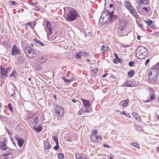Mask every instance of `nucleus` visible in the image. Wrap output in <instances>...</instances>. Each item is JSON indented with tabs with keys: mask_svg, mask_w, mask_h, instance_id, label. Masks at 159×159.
<instances>
[{
	"mask_svg": "<svg viewBox=\"0 0 159 159\" xmlns=\"http://www.w3.org/2000/svg\"><path fill=\"white\" fill-rule=\"evenodd\" d=\"M7 142L6 141H3L2 142H0V148L2 151H5L8 150L7 152L5 153H3L2 156L3 157H5L4 159L10 158L11 159L12 157V155L11 154L12 150L10 149L6 145Z\"/></svg>",
	"mask_w": 159,
	"mask_h": 159,
	"instance_id": "f257e3e1",
	"label": "nucleus"
},
{
	"mask_svg": "<svg viewBox=\"0 0 159 159\" xmlns=\"http://www.w3.org/2000/svg\"><path fill=\"white\" fill-rule=\"evenodd\" d=\"M148 54L147 48L142 46L138 47L136 49V55L138 56L137 58L141 59L146 56Z\"/></svg>",
	"mask_w": 159,
	"mask_h": 159,
	"instance_id": "f03ea898",
	"label": "nucleus"
},
{
	"mask_svg": "<svg viewBox=\"0 0 159 159\" xmlns=\"http://www.w3.org/2000/svg\"><path fill=\"white\" fill-rule=\"evenodd\" d=\"M24 52L26 55L30 58H33L36 57V53L35 51H34L29 46H25L23 49Z\"/></svg>",
	"mask_w": 159,
	"mask_h": 159,
	"instance_id": "7ed1b4c3",
	"label": "nucleus"
},
{
	"mask_svg": "<svg viewBox=\"0 0 159 159\" xmlns=\"http://www.w3.org/2000/svg\"><path fill=\"white\" fill-rule=\"evenodd\" d=\"M155 91L152 89H149V95L145 97L143 101L144 102H151L155 100L156 98V96L154 93Z\"/></svg>",
	"mask_w": 159,
	"mask_h": 159,
	"instance_id": "20e7f679",
	"label": "nucleus"
},
{
	"mask_svg": "<svg viewBox=\"0 0 159 159\" xmlns=\"http://www.w3.org/2000/svg\"><path fill=\"white\" fill-rule=\"evenodd\" d=\"M47 29H48V32L47 33V37L49 40L52 41L55 39L56 37L52 34L53 29L51 27L50 23L48 21H46Z\"/></svg>",
	"mask_w": 159,
	"mask_h": 159,
	"instance_id": "39448f33",
	"label": "nucleus"
},
{
	"mask_svg": "<svg viewBox=\"0 0 159 159\" xmlns=\"http://www.w3.org/2000/svg\"><path fill=\"white\" fill-rule=\"evenodd\" d=\"M149 81L150 83H153L156 81L157 78V72L155 70H152L148 73Z\"/></svg>",
	"mask_w": 159,
	"mask_h": 159,
	"instance_id": "423d86ee",
	"label": "nucleus"
},
{
	"mask_svg": "<svg viewBox=\"0 0 159 159\" xmlns=\"http://www.w3.org/2000/svg\"><path fill=\"white\" fill-rule=\"evenodd\" d=\"M77 16V13L75 10H71L66 16V20L68 21L74 20L75 19Z\"/></svg>",
	"mask_w": 159,
	"mask_h": 159,
	"instance_id": "0eeeda50",
	"label": "nucleus"
},
{
	"mask_svg": "<svg viewBox=\"0 0 159 159\" xmlns=\"http://www.w3.org/2000/svg\"><path fill=\"white\" fill-rule=\"evenodd\" d=\"M55 110L59 117H61L63 116L64 115V110L61 106L60 105L57 106L55 108Z\"/></svg>",
	"mask_w": 159,
	"mask_h": 159,
	"instance_id": "6e6552de",
	"label": "nucleus"
},
{
	"mask_svg": "<svg viewBox=\"0 0 159 159\" xmlns=\"http://www.w3.org/2000/svg\"><path fill=\"white\" fill-rule=\"evenodd\" d=\"M11 70L9 68L6 69L1 68V71L0 73V76L2 78L7 77L11 72Z\"/></svg>",
	"mask_w": 159,
	"mask_h": 159,
	"instance_id": "1a4fd4ad",
	"label": "nucleus"
},
{
	"mask_svg": "<svg viewBox=\"0 0 159 159\" xmlns=\"http://www.w3.org/2000/svg\"><path fill=\"white\" fill-rule=\"evenodd\" d=\"M127 25L128 22L126 20H122L119 24V29L120 30L123 31L127 28Z\"/></svg>",
	"mask_w": 159,
	"mask_h": 159,
	"instance_id": "9d476101",
	"label": "nucleus"
},
{
	"mask_svg": "<svg viewBox=\"0 0 159 159\" xmlns=\"http://www.w3.org/2000/svg\"><path fill=\"white\" fill-rule=\"evenodd\" d=\"M20 53V51L16 45H14L12 49V55L13 56H15Z\"/></svg>",
	"mask_w": 159,
	"mask_h": 159,
	"instance_id": "9b49d317",
	"label": "nucleus"
},
{
	"mask_svg": "<svg viewBox=\"0 0 159 159\" xmlns=\"http://www.w3.org/2000/svg\"><path fill=\"white\" fill-rule=\"evenodd\" d=\"M15 139L17 142V143L19 146L21 147L23 144L24 140L21 137H19L18 136L16 135L15 137Z\"/></svg>",
	"mask_w": 159,
	"mask_h": 159,
	"instance_id": "f8f14e48",
	"label": "nucleus"
},
{
	"mask_svg": "<svg viewBox=\"0 0 159 159\" xmlns=\"http://www.w3.org/2000/svg\"><path fill=\"white\" fill-rule=\"evenodd\" d=\"M110 16L107 15V16L108 17V20H109V21H113L116 18V16L113 15V12L112 11L111 12H109Z\"/></svg>",
	"mask_w": 159,
	"mask_h": 159,
	"instance_id": "ddd939ff",
	"label": "nucleus"
},
{
	"mask_svg": "<svg viewBox=\"0 0 159 159\" xmlns=\"http://www.w3.org/2000/svg\"><path fill=\"white\" fill-rule=\"evenodd\" d=\"M38 120L37 117H35L31 119V120L30 124L33 125V127L36 126L38 124Z\"/></svg>",
	"mask_w": 159,
	"mask_h": 159,
	"instance_id": "4468645a",
	"label": "nucleus"
},
{
	"mask_svg": "<svg viewBox=\"0 0 159 159\" xmlns=\"http://www.w3.org/2000/svg\"><path fill=\"white\" fill-rule=\"evenodd\" d=\"M44 150L46 151L47 150L50 149L51 148V145L48 139L46 140L44 142Z\"/></svg>",
	"mask_w": 159,
	"mask_h": 159,
	"instance_id": "2eb2a0df",
	"label": "nucleus"
},
{
	"mask_svg": "<svg viewBox=\"0 0 159 159\" xmlns=\"http://www.w3.org/2000/svg\"><path fill=\"white\" fill-rule=\"evenodd\" d=\"M75 156L76 159H87L86 156L82 154L76 153Z\"/></svg>",
	"mask_w": 159,
	"mask_h": 159,
	"instance_id": "dca6fc26",
	"label": "nucleus"
},
{
	"mask_svg": "<svg viewBox=\"0 0 159 159\" xmlns=\"http://www.w3.org/2000/svg\"><path fill=\"white\" fill-rule=\"evenodd\" d=\"M81 100L82 101L83 105L86 108H89L90 107L89 102L88 100H85L84 99L81 98Z\"/></svg>",
	"mask_w": 159,
	"mask_h": 159,
	"instance_id": "f3484780",
	"label": "nucleus"
},
{
	"mask_svg": "<svg viewBox=\"0 0 159 159\" xmlns=\"http://www.w3.org/2000/svg\"><path fill=\"white\" fill-rule=\"evenodd\" d=\"M129 11L130 13L133 14L134 16L137 18H138L137 14L136 12L135 9L133 7H132L129 10Z\"/></svg>",
	"mask_w": 159,
	"mask_h": 159,
	"instance_id": "a211bd4d",
	"label": "nucleus"
},
{
	"mask_svg": "<svg viewBox=\"0 0 159 159\" xmlns=\"http://www.w3.org/2000/svg\"><path fill=\"white\" fill-rule=\"evenodd\" d=\"M129 102V100H125L123 101H121L120 102V105H122L123 107H126L127 106Z\"/></svg>",
	"mask_w": 159,
	"mask_h": 159,
	"instance_id": "6ab92c4d",
	"label": "nucleus"
},
{
	"mask_svg": "<svg viewBox=\"0 0 159 159\" xmlns=\"http://www.w3.org/2000/svg\"><path fill=\"white\" fill-rule=\"evenodd\" d=\"M144 21L150 27L154 29V26H151L152 24L153 23V21L149 19H148L147 20H144Z\"/></svg>",
	"mask_w": 159,
	"mask_h": 159,
	"instance_id": "aec40b11",
	"label": "nucleus"
},
{
	"mask_svg": "<svg viewBox=\"0 0 159 159\" xmlns=\"http://www.w3.org/2000/svg\"><path fill=\"white\" fill-rule=\"evenodd\" d=\"M112 1V0H105V7H108L109 6L110 8L113 7V5L110 3Z\"/></svg>",
	"mask_w": 159,
	"mask_h": 159,
	"instance_id": "412c9836",
	"label": "nucleus"
},
{
	"mask_svg": "<svg viewBox=\"0 0 159 159\" xmlns=\"http://www.w3.org/2000/svg\"><path fill=\"white\" fill-rule=\"evenodd\" d=\"M90 138L92 141L94 142H98V137L97 135L92 134L90 136Z\"/></svg>",
	"mask_w": 159,
	"mask_h": 159,
	"instance_id": "4be33fe9",
	"label": "nucleus"
},
{
	"mask_svg": "<svg viewBox=\"0 0 159 159\" xmlns=\"http://www.w3.org/2000/svg\"><path fill=\"white\" fill-rule=\"evenodd\" d=\"M121 86L123 87H131L133 86L131 84V82L129 81H127L125 82L123 84L121 85Z\"/></svg>",
	"mask_w": 159,
	"mask_h": 159,
	"instance_id": "5701e85b",
	"label": "nucleus"
},
{
	"mask_svg": "<svg viewBox=\"0 0 159 159\" xmlns=\"http://www.w3.org/2000/svg\"><path fill=\"white\" fill-rule=\"evenodd\" d=\"M140 5L141 4L147 5L148 4V0H137Z\"/></svg>",
	"mask_w": 159,
	"mask_h": 159,
	"instance_id": "b1692460",
	"label": "nucleus"
},
{
	"mask_svg": "<svg viewBox=\"0 0 159 159\" xmlns=\"http://www.w3.org/2000/svg\"><path fill=\"white\" fill-rule=\"evenodd\" d=\"M98 69L95 68V69L92 70L90 72V75L92 76H94L98 72Z\"/></svg>",
	"mask_w": 159,
	"mask_h": 159,
	"instance_id": "393cba45",
	"label": "nucleus"
},
{
	"mask_svg": "<svg viewBox=\"0 0 159 159\" xmlns=\"http://www.w3.org/2000/svg\"><path fill=\"white\" fill-rule=\"evenodd\" d=\"M125 6L126 8L128 10L131 7H132L131 6L130 3L127 1H125L124 2Z\"/></svg>",
	"mask_w": 159,
	"mask_h": 159,
	"instance_id": "a878e982",
	"label": "nucleus"
},
{
	"mask_svg": "<svg viewBox=\"0 0 159 159\" xmlns=\"http://www.w3.org/2000/svg\"><path fill=\"white\" fill-rule=\"evenodd\" d=\"M134 74V71L133 70H131L128 73V76L130 78L132 77Z\"/></svg>",
	"mask_w": 159,
	"mask_h": 159,
	"instance_id": "bb28decb",
	"label": "nucleus"
},
{
	"mask_svg": "<svg viewBox=\"0 0 159 159\" xmlns=\"http://www.w3.org/2000/svg\"><path fill=\"white\" fill-rule=\"evenodd\" d=\"M137 25L143 30H145L144 26L143 25V23L141 22H137Z\"/></svg>",
	"mask_w": 159,
	"mask_h": 159,
	"instance_id": "cd10ccee",
	"label": "nucleus"
},
{
	"mask_svg": "<svg viewBox=\"0 0 159 159\" xmlns=\"http://www.w3.org/2000/svg\"><path fill=\"white\" fill-rule=\"evenodd\" d=\"M34 41L36 43L38 44L41 46H43L44 44L40 40L37 39H34Z\"/></svg>",
	"mask_w": 159,
	"mask_h": 159,
	"instance_id": "c85d7f7f",
	"label": "nucleus"
},
{
	"mask_svg": "<svg viewBox=\"0 0 159 159\" xmlns=\"http://www.w3.org/2000/svg\"><path fill=\"white\" fill-rule=\"evenodd\" d=\"M133 116L137 120H138L139 118V116L138 114L135 112H133L132 113Z\"/></svg>",
	"mask_w": 159,
	"mask_h": 159,
	"instance_id": "c756f323",
	"label": "nucleus"
},
{
	"mask_svg": "<svg viewBox=\"0 0 159 159\" xmlns=\"http://www.w3.org/2000/svg\"><path fill=\"white\" fill-rule=\"evenodd\" d=\"M34 129L36 131L38 132H40L42 129L41 127H40V125H39L38 127H33Z\"/></svg>",
	"mask_w": 159,
	"mask_h": 159,
	"instance_id": "7c9ffc66",
	"label": "nucleus"
},
{
	"mask_svg": "<svg viewBox=\"0 0 159 159\" xmlns=\"http://www.w3.org/2000/svg\"><path fill=\"white\" fill-rule=\"evenodd\" d=\"M82 56L81 51L77 52L75 56V58L77 59H80Z\"/></svg>",
	"mask_w": 159,
	"mask_h": 159,
	"instance_id": "2f4dec72",
	"label": "nucleus"
},
{
	"mask_svg": "<svg viewBox=\"0 0 159 159\" xmlns=\"http://www.w3.org/2000/svg\"><path fill=\"white\" fill-rule=\"evenodd\" d=\"M130 145L138 149L139 148V146L138 144L135 142L131 143H130Z\"/></svg>",
	"mask_w": 159,
	"mask_h": 159,
	"instance_id": "473e14b6",
	"label": "nucleus"
},
{
	"mask_svg": "<svg viewBox=\"0 0 159 159\" xmlns=\"http://www.w3.org/2000/svg\"><path fill=\"white\" fill-rule=\"evenodd\" d=\"M83 112L89 113V111L88 109H86L85 110H84L82 108V109H81L79 111L80 113H81L82 112ZM79 114L81 115V114H80V113H79Z\"/></svg>",
	"mask_w": 159,
	"mask_h": 159,
	"instance_id": "72a5a7b5",
	"label": "nucleus"
},
{
	"mask_svg": "<svg viewBox=\"0 0 159 159\" xmlns=\"http://www.w3.org/2000/svg\"><path fill=\"white\" fill-rule=\"evenodd\" d=\"M24 61V59L23 58L21 57H19L18 59V62L20 64L22 63Z\"/></svg>",
	"mask_w": 159,
	"mask_h": 159,
	"instance_id": "f704fd0d",
	"label": "nucleus"
},
{
	"mask_svg": "<svg viewBox=\"0 0 159 159\" xmlns=\"http://www.w3.org/2000/svg\"><path fill=\"white\" fill-rule=\"evenodd\" d=\"M38 60L41 63H43L45 61V60L43 59V57L42 56L39 57Z\"/></svg>",
	"mask_w": 159,
	"mask_h": 159,
	"instance_id": "c9c22d12",
	"label": "nucleus"
},
{
	"mask_svg": "<svg viewBox=\"0 0 159 159\" xmlns=\"http://www.w3.org/2000/svg\"><path fill=\"white\" fill-rule=\"evenodd\" d=\"M35 25V24H33L32 22H30L28 23V25L32 29L34 27Z\"/></svg>",
	"mask_w": 159,
	"mask_h": 159,
	"instance_id": "e433bc0d",
	"label": "nucleus"
},
{
	"mask_svg": "<svg viewBox=\"0 0 159 159\" xmlns=\"http://www.w3.org/2000/svg\"><path fill=\"white\" fill-rule=\"evenodd\" d=\"M16 71H13V72L11 73V74L10 75V77H13V78H15L16 77Z\"/></svg>",
	"mask_w": 159,
	"mask_h": 159,
	"instance_id": "4c0bfd02",
	"label": "nucleus"
},
{
	"mask_svg": "<svg viewBox=\"0 0 159 159\" xmlns=\"http://www.w3.org/2000/svg\"><path fill=\"white\" fill-rule=\"evenodd\" d=\"M82 56H88V53L85 52H81Z\"/></svg>",
	"mask_w": 159,
	"mask_h": 159,
	"instance_id": "58836bf2",
	"label": "nucleus"
},
{
	"mask_svg": "<svg viewBox=\"0 0 159 159\" xmlns=\"http://www.w3.org/2000/svg\"><path fill=\"white\" fill-rule=\"evenodd\" d=\"M142 9L145 11L146 13H147L150 10V8L149 7H143L142 8Z\"/></svg>",
	"mask_w": 159,
	"mask_h": 159,
	"instance_id": "ea45409f",
	"label": "nucleus"
},
{
	"mask_svg": "<svg viewBox=\"0 0 159 159\" xmlns=\"http://www.w3.org/2000/svg\"><path fill=\"white\" fill-rule=\"evenodd\" d=\"M9 3L11 5L13 6H15L16 4V2H15L11 1H9Z\"/></svg>",
	"mask_w": 159,
	"mask_h": 159,
	"instance_id": "a19ab883",
	"label": "nucleus"
},
{
	"mask_svg": "<svg viewBox=\"0 0 159 159\" xmlns=\"http://www.w3.org/2000/svg\"><path fill=\"white\" fill-rule=\"evenodd\" d=\"M64 157V155L63 154L60 153H59L58 155V158L60 159H62Z\"/></svg>",
	"mask_w": 159,
	"mask_h": 159,
	"instance_id": "79ce46f5",
	"label": "nucleus"
},
{
	"mask_svg": "<svg viewBox=\"0 0 159 159\" xmlns=\"http://www.w3.org/2000/svg\"><path fill=\"white\" fill-rule=\"evenodd\" d=\"M134 63L133 61H130L129 63V65L130 67H132L134 65Z\"/></svg>",
	"mask_w": 159,
	"mask_h": 159,
	"instance_id": "37998d69",
	"label": "nucleus"
},
{
	"mask_svg": "<svg viewBox=\"0 0 159 159\" xmlns=\"http://www.w3.org/2000/svg\"><path fill=\"white\" fill-rule=\"evenodd\" d=\"M136 129L138 131H139L141 132L143 130V129L142 128V127L140 126H138L137 127Z\"/></svg>",
	"mask_w": 159,
	"mask_h": 159,
	"instance_id": "c03bdc74",
	"label": "nucleus"
},
{
	"mask_svg": "<svg viewBox=\"0 0 159 159\" xmlns=\"http://www.w3.org/2000/svg\"><path fill=\"white\" fill-rule=\"evenodd\" d=\"M8 107L9 109V110L11 111H12V105H11V104L9 103L8 105Z\"/></svg>",
	"mask_w": 159,
	"mask_h": 159,
	"instance_id": "a18cd8bd",
	"label": "nucleus"
},
{
	"mask_svg": "<svg viewBox=\"0 0 159 159\" xmlns=\"http://www.w3.org/2000/svg\"><path fill=\"white\" fill-rule=\"evenodd\" d=\"M106 49L105 50H104L103 51V53H104L105 52H106V51H110V48H109V47H106Z\"/></svg>",
	"mask_w": 159,
	"mask_h": 159,
	"instance_id": "49530a36",
	"label": "nucleus"
},
{
	"mask_svg": "<svg viewBox=\"0 0 159 159\" xmlns=\"http://www.w3.org/2000/svg\"><path fill=\"white\" fill-rule=\"evenodd\" d=\"M59 145H56L54 147H53V148L55 150H57L59 148Z\"/></svg>",
	"mask_w": 159,
	"mask_h": 159,
	"instance_id": "de8ad7c7",
	"label": "nucleus"
},
{
	"mask_svg": "<svg viewBox=\"0 0 159 159\" xmlns=\"http://www.w3.org/2000/svg\"><path fill=\"white\" fill-rule=\"evenodd\" d=\"M53 140L55 142L57 141H58L57 138L56 136H54L53 137Z\"/></svg>",
	"mask_w": 159,
	"mask_h": 159,
	"instance_id": "09e8293b",
	"label": "nucleus"
},
{
	"mask_svg": "<svg viewBox=\"0 0 159 159\" xmlns=\"http://www.w3.org/2000/svg\"><path fill=\"white\" fill-rule=\"evenodd\" d=\"M111 77L114 79H116L117 78L116 76L112 74L111 75Z\"/></svg>",
	"mask_w": 159,
	"mask_h": 159,
	"instance_id": "8fccbe9b",
	"label": "nucleus"
},
{
	"mask_svg": "<svg viewBox=\"0 0 159 159\" xmlns=\"http://www.w3.org/2000/svg\"><path fill=\"white\" fill-rule=\"evenodd\" d=\"M149 60L148 59L145 62V66H147L148 64V63H149Z\"/></svg>",
	"mask_w": 159,
	"mask_h": 159,
	"instance_id": "3c124183",
	"label": "nucleus"
},
{
	"mask_svg": "<svg viewBox=\"0 0 159 159\" xmlns=\"http://www.w3.org/2000/svg\"><path fill=\"white\" fill-rule=\"evenodd\" d=\"M130 45H122V46L123 48H128L130 46Z\"/></svg>",
	"mask_w": 159,
	"mask_h": 159,
	"instance_id": "603ef678",
	"label": "nucleus"
},
{
	"mask_svg": "<svg viewBox=\"0 0 159 159\" xmlns=\"http://www.w3.org/2000/svg\"><path fill=\"white\" fill-rule=\"evenodd\" d=\"M97 129L96 130H93L92 131V134H97Z\"/></svg>",
	"mask_w": 159,
	"mask_h": 159,
	"instance_id": "864d4df0",
	"label": "nucleus"
},
{
	"mask_svg": "<svg viewBox=\"0 0 159 159\" xmlns=\"http://www.w3.org/2000/svg\"><path fill=\"white\" fill-rule=\"evenodd\" d=\"M141 7L139 6H138V7H137L138 11L139 12V11H141Z\"/></svg>",
	"mask_w": 159,
	"mask_h": 159,
	"instance_id": "5fc2aeb1",
	"label": "nucleus"
},
{
	"mask_svg": "<svg viewBox=\"0 0 159 159\" xmlns=\"http://www.w3.org/2000/svg\"><path fill=\"white\" fill-rule=\"evenodd\" d=\"M105 48V46L103 45L102 46L101 48V51H102L104 49V48Z\"/></svg>",
	"mask_w": 159,
	"mask_h": 159,
	"instance_id": "6e6d98bb",
	"label": "nucleus"
},
{
	"mask_svg": "<svg viewBox=\"0 0 159 159\" xmlns=\"http://www.w3.org/2000/svg\"><path fill=\"white\" fill-rule=\"evenodd\" d=\"M103 146L105 148H109V146L106 144H103Z\"/></svg>",
	"mask_w": 159,
	"mask_h": 159,
	"instance_id": "4d7b16f0",
	"label": "nucleus"
},
{
	"mask_svg": "<svg viewBox=\"0 0 159 159\" xmlns=\"http://www.w3.org/2000/svg\"><path fill=\"white\" fill-rule=\"evenodd\" d=\"M139 13L141 14H143V10H141V11H139Z\"/></svg>",
	"mask_w": 159,
	"mask_h": 159,
	"instance_id": "13d9d810",
	"label": "nucleus"
},
{
	"mask_svg": "<svg viewBox=\"0 0 159 159\" xmlns=\"http://www.w3.org/2000/svg\"><path fill=\"white\" fill-rule=\"evenodd\" d=\"M62 79L64 80L65 82H68V80L64 78H63Z\"/></svg>",
	"mask_w": 159,
	"mask_h": 159,
	"instance_id": "bf43d9fd",
	"label": "nucleus"
},
{
	"mask_svg": "<svg viewBox=\"0 0 159 159\" xmlns=\"http://www.w3.org/2000/svg\"><path fill=\"white\" fill-rule=\"evenodd\" d=\"M140 36L139 35H137V39L139 40H140Z\"/></svg>",
	"mask_w": 159,
	"mask_h": 159,
	"instance_id": "052dcab7",
	"label": "nucleus"
},
{
	"mask_svg": "<svg viewBox=\"0 0 159 159\" xmlns=\"http://www.w3.org/2000/svg\"><path fill=\"white\" fill-rule=\"evenodd\" d=\"M72 102H76V100H75V99H72Z\"/></svg>",
	"mask_w": 159,
	"mask_h": 159,
	"instance_id": "680f3d73",
	"label": "nucleus"
},
{
	"mask_svg": "<svg viewBox=\"0 0 159 159\" xmlns=\"http://www.w3.org/2000/svg\"><path fill=\"white\" fill-rule=\"evenodd\" d=\"M125 115L128 117H130V114H125Z\"/></svg>",
	"mask_w": 159,
	"mask_h": 159,
	"instance_id": "e2e57ef3",
	"label": "nucleus"
},
{
	"mask_svg": "<svg viewBox=\"0 0 159 159\" xmlns=\"http://www.w3.org/2000/svg\"><path fill=\"white\" fill-rule=\"evenodd\" d=\"M56 145H59V143L58 141H57L55 142Z\"/></svg>",
	"mask_w": 159,
	"mask_h": 159,
	"instance_id": "0e129e2a",
	"label": "nucleus"
},
{
	"mask_svg": "<svg viewBox=\"0 0 159 159\" xmlns=\"http://www.w3.org/2000/svg\"><path fill=\"white\" fill-rule=\"evenodd\" d=\"M107 75V74H106V75H103L102 76V78H104V77H106V76Z\"/></svg>",
	"mask_w": 159,
	"mask_h": 159,
	"instance_id": "69168bd1",
	"label": "nucleus"
},
{
	"mask_svg": "<svg viewBox=\"0 0 159 159\" xmlns=\"http://www.w3.org/2000/svg\"><path fill=\"white\" fill-rule=\"evenodd\" d=\"M72 80H72H68V82L70 83Z\"/></svg>",
	"mask_w": 159,
	"mask_h": 159,
	"instance_id": "338daca9",
	"label": "nucleus"
},
{
	"mask_svg": "<svg viewBox=\"0 0 159 159\" xmlns=\"http://www.w3.org/2000/svg\"><path fill=\"white\" fill-rule=\"evenodd\" d=\"M88 35L89 36H91L92 35V34L91 33L89 32V33H88Z\"/></svg>",
	"mask_w": 159,
	"mask_h": 159,
	"instance_id": "774afa93",
	"label": "nucleus"
}]
</instances>
